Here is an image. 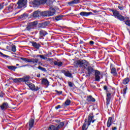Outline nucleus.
Listing matches in <instances>:
<instances>
[{"mask_svg": "<svg viewBox=\"0 0 130 130\" xmlns=\"http://www.w3.org/2000/svg\"><path fill=\"white\" fill-rule=\"evenodd\" d=\"M22 80V82H25L26 85H27L28 83H30L29 82V80L30 79V77L29 76H26L24 78H21Z\"/></svg>", "mask_w": 130, "mask_h": 130, "instance_id": "23", "label": "nucleus"}, {"mask_svg": "<svg viewBox=\"0 0 130 130\" xmlns=\"http://www.w3.org/2000/svg\"><path fill=\"white\" fill-rule=\"evenodd\" d=\"M86 70L87 71V75H88V76H91L92 73H94V72H95V71H96V70H94L91 66H89L87 68L86 67Z\"/></svg>", "mask_w": 130, "mask_h": 130, "instance_id": "10", "label": "nucleus"}, {"mask_svg": "<svg viewBox=\"0 0 130 130\" xmlns=\"http://www.w3.org/2000/svg\"><path fill=\"white\" fill-rule=\"evenodd\" d=\"M92 12L95 14H98V13H99V12L97 11V10H93Z\"/></svg>", "mask_w": 130, "mask_h": 130, "instance_id": "55", "label": "nucleus"}, {"mask_svg": "<svg viewBox=\"0 0 130 130\" xmlns=\"http://www.w3.org/2000/svg\"><path fill=\"white\" fill-rule=\"evenodd\" d=\"M127 90V85H126V87L123 89V95H125V94H126Z\"/></svg>", "mask_w": 130, "mask_h": 130, "instance_id": "43", "label": "nucleus"}, {"mask_svg": "<svg viewBox=\"0 0 130 130\" xmlns=\"http://www.w3.org/2000/svg\"><path fill=\"white\" fill-rule=\"evenodd\" d=\"M118 9H119V10H123L124 9V7H123V6H118Z\"/></svg>", "mask_w": 130, "mask_h": 130, "instance_id": "48", "label": "nucleus"}, {"mask_svg": "<svg viewBox=\"0 0 130 130\" xmlns=\"http://www.w3.org/2000/svg\"><path fill=\"white\" fill-rule=\"evenodd\" d=\"M86 126H87V123L84 122V123L83 124V125L82 126V128L87 129V128H86Z\"/></svg>", "mask_w": 130, "mask_h": 130, "instance_id": "47", "label": "nucleus"}, {"mask_svg": "<svg viewBox=\"0 0 130 130\" xmlns=\"http://www.w3.org/2000/svg\"><path fill=\"white\" fill-rule=\"evenodd\" d=\"M64 75L66 76V77H69V78H71L72 77V73H71L70 72L67 71L66 72L64 73Z\"/></svg>", "mask_w": 130, "mask_h": 130, "instance_id": "37", "label": "nucleus"}, {"mask_svg": "<svg viewBox=\"0 0 130 130\" xmlns=\"http://www.w3.org/2000/svg\"><path fill=\"white\" fill-rule=\"evenodd\" d=\"M130 79L128 77L124 78L123 81L122 83L123 85H127L128 83H129Z\"/></svg>", "mask_w": 130, "mask_h": 130, "instance_id": "27", "label": "nucleus"}, {"mask_svg": "<svg viewBox=\"0 0 130 130\" xmlns=\"http://www.w3.org/2000/svg\"><path fill=\"white\" fill-rule=\"evenodd\" d=\"M117 18L118 20L123 22H124V20H125V17L121 15H119Z\"/></svg>", "mask_w": 130, "mask_h": 130, "instance_id": "30", "label": "nucleus"}, {"mask_svg": "<svg viewBox=\"0 0 130 130\" xmlns=\"http://www.w3.org/2000/svg\"><path fill=\"white\" fill-rule=\"evenodd\" d=\"M116 129H117V127H114L112 128V130H116Z\"/></svg>", "mask_w": 130, "mask_h": 130, "instance_id": "56", "label": "nucleus"}, {"mask_svg": "<svg viewBox=\"0 0 130 130\" xmlns=\"http://www.w3.org/2000/svg\"><path fill=\"white\" fill-rule=\"evenodd\" d=\"M43 55H37V57H40V58H42Z\"/></svg>", "mask_w": 130, "mask_h": 130, "instance_id": "54", "label": "nucleus"}, {"mask_svg": "<svg viewBox=\"0 0 130 130\" xmlns=\"http://www.w3.org/2000/svg\"><path fill=\"white\" fill-rule=\"evenodd\" d=\"M28 17V14L26 13H23L19 16V19H23V18H27Z\"/></svg>", "mask_w": 130, "mask_h": 130, "instance_id": "38", "label": "nucleus"}, {"mask_svg": "<svg viewBox=\"0 0 130 130\" xmlns=\"http://www.w3.org/2000/svg\"><path fill=\"white\" fill-rule=\"evenodd\" d=\"M28 65H23L22 66H20V68H23L25 67H27Z\"/></svg>", "mask_w": 130, "mask_h": 130, "instance_id": "57", "label": "nucleus"}, {"mask_svg": "<svg viewBox=\"0 0 130 130\" xmlns=\"http://www.w3.org/2000/svg\"><path fill=\"white\" fill-rule=\"evenodd\" d=\"M39 34H40V37H41V38H43V37H45V36H46V35H47L48 33L47 32V31L42 29L40 30Z\"/></svg>", "mask_w": 130, "mask_h": 130, "instance_id": "19", "label": "nucleus"}, {"mask_svg": "<svg viewBox=\"0 0 130 130\" xmlns=\"http://www.w3.org/2000/svg\"><path fill=\"white\" fill-rule=\"evenodd\" d=\"M26 85L29 88L30 90H31V91H34V87L35 86V85H34V84L29 82Z\"/></svg>", "mask_w": 130, "mask_h": 130, "instance_id": "26", "label": "nucleus"}, {"mask_svg": "<svg viewBox=\"0 0 130 130\" xmlns=\"http://www.w3.org/2000/svg\"><path fill=\"white\" fill-rule=\"evenodd\" d=\"M55 92H56V93H57V95H61V94H62V91H58L57 90H55Z\"/></svg>", "mask_w": 130, "mask_h": 130, "instance_id": "45", "label": "nucleus"}, {"mask_svg": "<svg viewBox=\"0 0 130 130\" xmlns=\"http://www.w3.org/2000/svg\"><path fill=\"white\" fill-rule=\"evenodd\" d=\"M4 9V4H0V11Z\"/></svg>", "mask_w": 130, "mask_h": 130, "instance_id": "50", "label": "nucleus"}, {"mask_svg": "<svg viewBox=\"0 0 130 130\" xmlns=\"http://www.w3.org/2000/svg\"><path fill=\"white\" fill-rule=\"evenodd\" d=\"M17 67L16 66H8L7 68L9 70H10V71H14L15 72L16 71V69H17Z\"/></svg>", "mask_w": 130, "mask_h": 130, "instance_id": "29", "label": "nucleus"}, {"mask_svg": "<svg viewBox=\"0 0 130 130\" xmlns=\"http://www.w3.org/2000/svg\"><path fill=\"white\" fill-rule=\"evenodd\" d=\"M110 12H112L113 13V16L114 17H115V18H117L119 15V11L117 10H114L113 9H110Z\"/></svg>", "mask_w": 130, "mask_h": 130, "instance_id": "20", "label": "nucleus"}, {"mask_svg": "<svg viewBox=\"0 0 130 130\" xmlns=\"http://www.w3.org/2000/svg\"><path fill=\"white\" fill-rule=\"evenodd\" d=\"M37 24L38 22L36 21L30 22L27 24L26 29L27 31H30L31 29H34V28L36 27V25H37Z\"/></svg>", "mask_w": 130, "mask_h": 130, "instance_id": "3", "label": "nucleus"}, {"mask_svg": "<svg viewBox=\"0 0 130 130\" xmlns=\"http://www.w3.org/2000/svg\"><path fill=\"white\" fill-rule=\"evenodd\" d=\"M9 107V104L8 103H3V104L0 106L1 110H6L8 109Z\"/></svg>", "mask_w": 130, "mask_h": 130, "instance_id": "16", "label": "nucleus"}, {"mask_svg": "<svg viewBox=\"0 0 130 130\" xmlns=\"http://www.w3.org/2000/svg\"><path fill=\"white\" fill-rule=\"evenodd\" d=\"M37 77H38V78H40V74H38L37 75Z\"/></svg>", "mask_w": 130, "mask_h": 130, "instance_id": "58", "label": "nucleus"}, {"mask_svg": "<svg viewBox=\"0 0 130 130\" xmlns=\"http://www.w3.org/2000/svg\"><path fill=\"white\" fill-rule=\"evenodd\" d=\"M42 84L46 86V88H48L49 86V81L46 78H43L42 80Z\"/></svg>", "mask_w": 130, "mask_h": 130, "instance_id": "13", "label": "nucleus"}, {"mask_svg": "<svg viewBox=\"0 0 130 130\" xmlns=\"http://www.w3.org/2000/svg\"><path fill=\"white\" fill-rule=\"evenodd\" d=\"M106 130H108V128H107Z\"/></svg>", "mask_w": 130, "mask_h": 130, "instance_id": "64", "label": "nucleus"}, {"mask_svg": "<svg viewBox=\"0 0 130 130\" xmlns=\"http://www.w3.org/2000/svg\"><path fill=\"white\" fill-rule=\"evenodd\" d=\"M82 130H87V129H84L83 128H82Z\"/></svg>", "mask_w": 130, "mask_h": 130, "instance_id": "60", "label": "nucleus"}, {"mask_svg": "<svg viewBox=\"0 0 130 130\" xmlns=\"http://www.w3.org/2000/svg\"><path fill=\"white\" fill-rule=\"evenodd\" d=\"M14 83H21L22 82V78H15L13 79Z\"/></svg>", "mask_w": 130, "mask_h": 130, "instance_id": "33", "label": "nucleus"}, {"mask_svg": "<svg viewBox=\"0 0 130 130\" xmlns=\"http://www.w3.org/2000/svg\"><path fill=\"white\" fill-rule=\"evenodd\" d=\"M32 16L34 18H38L41 16V12L39 11H36L33 13Z\"/></svg>", "mask_w": 130, "mask_h": 130, "instance_id": "21", "label": "nucleus"}, {"mask_svg": "<svg viewBox=\"0 0 130 130\" xmlns=\"http://www.w3.org/2000/svg\"><path fill=\"white\" fill-rule=\"evenodd\" d=\"M41 16H42V17H48V13L47 11L41 12Z\"/></svg>", "mask_w": 130, "mask_h": 130, "instance_id": "32", "label": "nucleus"}, {"mask_svg": "<svg viewBox=\"0 0 130 130\" xmlns=\"http://www.w3.org/2000/svg\"><path fill=\"white\" fill-rule=\"evenodd\" d=\"M17 67L19 66V64H16Z\"/></svg>", "mask_w": 130, "mask_h": 130, "instance_id": "61", "label": "nucleus"}, {"mask_svg": "<svg viewBox=\"0 0 130 130\" xmlns=\"http://www.w3.org/2000/svg\"><path fill=\"white\" fill-rule=\"evenodd\" d=\"M86 101L88 103H92L93 102H95L96 101V100L95 98H93L92 95H88L86 98Z\"/></svg>", "mask_w": 130, "mask_h": 130, "instance_id": "12", "label": "nucleus"}, {"mask_svg": "<svg viewBox=\"0 0 130 130\" xmlns=\"http://www.w3.org/2000/svg\"><path fill=\"white\" fill-rule=\"evenodd\" d=\"M48 12V17H51L55 14V9L53 8H50L49 11H47Z\"/></svg>", "mask_w": 130, "mask_h": 130, "instance_id": "11", "label": "nucleus"}, {"mask_svg": "<svg viewBox=\"0 0 130 130\" xmlns=\"http://www.w3.org/2000/svg\"><path fill=\"white\" fill-rule=\"evenodd\" d=\"M89 64H90L89 62L85 59L75 60L74 62L75 68H81L83 70H86Z\"/></svg>", "mask_w": 130, "mask_h": 130, "instance_id": "1", "label": "nucleus"}, {"mask_svg": "<svg viewBox=\"0 0 130 130\" xmlns=\"http://www.w3.org/2000/svg\"><path fill=\"white\" fill-rule=\"evenodd\" d=\"M100 71L98 70L94 71L95 81L96 82H100Z\"/></svg>", "mask_w": 130, "mask_h": 130, "instance_id": "8", "label": "nucleus"}, {"mask_svg": "<svg viewBox=\"0 0 130 130\" xmlns=\"http://www.w3.org/2000/svg\"><path fill=\"white\" fill-rule=\"evenodd\" d=\"M62 18H63V15H58L55 17V20H56V21H59L62 20Z\"/></svg>", "mask_w": 130, "mask_h": 130, "instance_id": "34", "label": "nucleus"}, {"mask_svg": "<svg viewBox=\"0 0 130 130\" xmlns=\"http://www.w3.org/2000/svg\"><path fill=\"white\" fill-rule=\"evenodd\" d=\"M35 122V121L34 120V119L31 118L29 121H28V126L29 127V129L30 128H32L33 126H34V123Z\"/></svg>", "mask_w": 130, "mask_h": 130, "instance_id": "18", "label": "nucleus"}, {"mask_svg": "<svg viewBox=\"0 0 130 130\" xmlns=\"http://www.w3.org/2000/svg\"><path fill=\"white\" fill-rule=\"evenodd\" d=\"M110 100H111V93H110V92H107L106 105H109Z\"/></svg>", "mask_w": 130, "mask_h": 130, "instance_id": "15", "label": "nucleus"}, {"mask_svg": "<svg viewBox=\"0 0 130 130\" xmlns=\"http://www.w3.org/2000/svg\"><path fill=\"white\" fill-rule=\"evenodd\" d=\"M81 3V0H72L70 2H68V5L70 7H73L74 5H77Z\"/></svg>", "mask_w": 130, "mask_h": 130, "instance_id": "9", "label": "nucleus"}, {"mask_svg": "<svg viewBox=\"0 0 130 130\" xmlns=\"http://www.w3.org/2000/svg\"><path fill=\"white\" fill-rule=\"evenodd\" d=\"M68 85L69 86V87H70V88H73L74 86H75V84L72 82L70 81L68 82Z\"/></svg>", "mask_w": 130, "mask_h": 130, "instance_id": "42", "label": "nucleus"}, {"mask_svg": "<svg viewBox=\"0 0 130 130\" xmlns=\"http://www.w3.org/2000/svg\"><path fill=\"white\" fill-rule=\"evenodd\" d=\"M85 122L86 123H87V119H86L85 120Z\"/></svg>", "mask_w": 130, "mask_h": 130, "instance_id": "59", "label": "nucleus"}, {"mask_svg": "<svg viewBox=\"0 0 130 130\" xmlns=\"http://www.w3.org/2000/svg\"><path fill=\"white\" fill-rule=\"evenodd\" d=\"M118 78H120V76H118Z\"/></svg>", "mask_w": 130, "mask_h": 130, "instance_id": "63", "label": "nucleus"}, {"mask_svg": "<svg viewBox=\"0 0 130 130\" xmlns=\"http://www.w3.org/2000/svg\"><path fill=\"white\" fill-rule=\"evenodd\" d=\"M17 5H18V8L21 9L27 5V1L26 0H19Z\"/></svg>", "mask_w": 130, "mask_h": 130, "instance_id": "5", "label": "nucleus"}, {"mask_svg": "<svg viewBox=\"0 0 130 130\" xmlns=\"http://www.w3.org/2000/svg\"><path fill=\"white\" fill-rule=\"evenodd\" d=\"M43 25H44V23H42V26H43Z\"/></svg>", "mask_w": 130, "mask_h": 130, "instance_id": "62", "label": "nucleus"}, {"mask_svg": "<svg viewBox=\"0 0 130 130\" xmlns=\"http://www.w3.org/2000/svg\"><path fill=\"white\" fill-rule=\"evenodd\" d=\"M55 122H57L58 123H59L58 126H56L58 130H59V128H61V127H62V126L64 125V122H60V120H56Z\"/></svg>", "mask_w": 130, "mask_h": 130, "instance_id": "17", "label": "nucleus"}, {"mask_svg": "<svg viewBox=\"0 0 130 130\" xmlns=\"http://www.w3.org/2000/svg\"><path fill=\"white\" fill-rule=\"evenodd\" d=\"M32 45L34 47H35V48H36V49H39V48H40L41 45H40V44L39 43H37L36 42H32L31 43Z\"/></svg>", "mask_w": 130, "mask_h": 130, "instance_id": "24", "label": "nucleus"}, {"mask_svg": "<svg viewBox=\"0 0 130 130\" xmlns=\"http://www.w3.org/2000/svg\"><path fill=\"white\" fill-rule=\"evenodd\" d=\"M53 63L54 66H57V67H59V68H60V67H62L63 64V63L61 61H54Z\"/></svg>", "mask_w": 130, "mask_h": 130, "instance_id": "25", "label": "nucleus"}, {"mask_svg": "<svg viewBox=\"0 0 130 130\" xmlns=\"http://www.w3.org/2000/svg\"><path fill=\"white\" fill-rule=\"evenodd\" d=\"M104 90H105V91H106V92H108V87H107V86L105 85L104 86Z\"/></svg>", "mask_w": 130, "mask_h": 130, "instance_id": "46", "label": "nucleus"}, {"mask_svg": "<svg viewBox=\"0 0 130 130\" xmlns=\"http://www.w3.org/2000/svg\"><path fill=\"white\" fill-rule=\"evenodd\" d=\"M89 44H90V45H94V41H90L89 42Z\"/></svg>", "mask_w": 130, "mask_h": 130, "instance_id": "52", "label": "nucleus"}, {"mask_svg": "<svg viewBox=\"0 0 130 130\" xmlns=\"http://www.w3.org/2000/svg\"><path fill=\"white\" fill-rule=\"evenodd\" d=\"M2 97H4V93L0 91V98H2Z\"/></svg>", "mask_w": 130, "mask_h": 130, "instance_id": "53", "label": "nucleus"}, {"mask_svg": "<svg viewBox=\"0 0 130 130\" xmlns=\"http://www.w3.org/2000/svg\"><path fill=\"white\" fill-rule=\"evenodd\" d=\"M47 0H34L33 4L36 6H40V5H44Z\"/></svg>", "mask_w": 130, "mask_h": 130, "instance_id": "6", "label": "nucleus"}, {"mask_svg": "<svg viewBox=\"0 0 130 130\" xmlns=\"http://www.w3.org/2000/svg\"><path fill=\"white\" fill-rule=\"evenodd\" d=\"M20 59H21V60L25 61V62H31L32 64H34L35 66H36L38 61H39V59L38 58L28 59L25 57H20Z\"/></svg>", "mask_w": 130, "mask_h": 130, "instance_id": "2", "label": "nucleus"}, {"mask_svg": "<svg viewBox=\"0 0 130 130\" xmlns=\"http://www.w3.org/2000/svg\"><path fill=\"white\" fill-rule=\"evenodd\" d=\"M13 8L14 7H13V4H11L8 7H7V9H8V10L9 11H12V10H13Z\"/></svg>", "mask_w": 130, "mask_h": 130, "instance_id": "39", "label": "nucleus"}, {"mask_svg": "<svg viewBox=\"0 0 130 130\" xmlns=\"http://www.w3.org/2000/svg\"><path fill=\"white\" fill-rule=\"evenodd\" d=\"M80 16L82 17H89V16H91V15H93V13L89 12H81L80 13Z\"/></svg>", "mask_w": 130, "mask_h": 130, "instance_id": "14", "label": "nucleus"}, {"mask_svg": "<svg viewBox=\"0 0 130 130\" xmlns=\"http://www.w3.org/2000/svg\"><path fill=\"white\" fill-rule=\"evenodd\" d=\"M1 55H3L4 57H8V55L4 54V53H2V52H0Z\"/></svg>", "mask_w": 130, "mask_h": 130, "instance_id": "49", "label": "nucleus"}, {"mask_svg": "<svg viewBox=\"0 0 130 130\" xmlns=\"http://www.w3.org/2000/svg\"><path fill=\"white\" fill-rule=\"evenodd\" d=\"M40 86H34V90L35 92H37L39 90H40Z\"/></svg>", "mask_w": 130, "mask_h": 130, "instance_id": "41", "label": "nucleus"}, {"mask_svg": "<svg viewBox=\"0 0 130 130\" xmlns=\"http://www.w3.org/2000/svg\"><path fill=\"white\" fill-rule=\"evenodd\" d=\"M61 107L60 106V105H58L57 106L55 107V109L57 110V109H59V108H60Z\"/></svg>", "mask_w": 130, "mask_h": 130, "instance_id": "51", "label": "nucleus"}, {"mask_svg": "<svg viewBox=\"0 0 130 130\" xmlns=\"http://www.w3.org/2000/svg\"><path fill=\"white\" fill-rule=\"evenodd\" d=\"M94 119V115L93 114V113H91L88 116V119L87 121L88 126L91 125V122H92V123H94V122L96 121V119Z\"/></svg>", "mask_w": 130, "mask_h": 130, "instance_id": "4", "label": "nucleus"}, {"mask_svg": "<svg viewBox=\"0 0 130 130\" xmlns=\"http://www.w3.org/2000/svg\"><path fill=\"white\" fill-rule=\"evenodd\" d=\"M37 69H38V70H40V71H41L42 72H44V73H46V72H47V70H46V69L45 68H43L40 66H39Z\"/></svg>", "mask_w": 130, "mask_h": 130, "instance_id": "31", "label": "nucleus"}, {"mask_svg": "<svg viewBox=\"0 0 130 130\" xmlns=\"http://www.w3.org/2000/svg\"><path fill=\"white\" fill-rule=\"evenodd\" d=\"M125 20H126V21L124 20V22L125 25H126L127 26H128V27H130V20H129V18H128V17H125Z\"/></svg>", "mask_w": 130, "mask_h": 130, "instance_id": "28", "label": "nucleus"}, {"mask_svg": "<svg viewBox=\"0 0 130 130\" xmlns=\"http://www.w3.org/2000/svg\"><path fill=\"white\" fill-rule=\"evenodd\" d=\"M112 119H113V118H112V117H110L109 118L107 123V127H110V126H111V124H112Z\"/></svg>", "mask_w": 130, "mask_h": 130, "instance_id": "22", "label": "nucleus"}, {"mask_svg": "<svg viewBox=\"0 0 130 130\" xmlns=\"http://www.w3.org/2000/svg\"><path fill=\"white\" fill-rule=\"evenodd\" d=\"M48 129L49 130H58L57 127L53 125L50 126L48 128Z\"/></svg>", "mask_w": 130, "mask_h": 130, "instance_id": "36", "label": "nucleus"}, {"mask_svg": "<svg viewBox=\"0 0 130 130\" xmlns=\"http://www.w3.org/2000/svg\"><path fill=\"white\" fill-rule=\"evenodd\" d=\"M11 50H12V51H13V52H16V46H15V45L12 46Z\"/></svg>", "mask_w": 130, "mask_h": 130, "instance_id": "44", "label": "nucleus"}, {"mask_svg": "<svg viewBox=\"0 0 130 130\" xmlns=\"http://www.w3.org/2000/svg\"><path fill=\"white\" fill-rule=\"evenodd\" d=\"M70 104H71V100H66L64 103V105H66V106H69Z\"/></svg>", "mask_w": 130, "mask_h": 130, "instance_id": "40", "label": "nucleus"}, {"mask_svg": "<svg viewBox=\"0 0 130 130\" xmlns=\"http://www.w3.org/2000/svg\"><path fill=\"white\" fill-rule=\"evenodd\" d=\"M111 74L113 75V77H118L117 72H116V69L114 67H112V64L110 65Z\"/></svg>", "mask_w": 130, "mask_h": 130, "instance_id": "7", "label": "nucleus"}, {"mask_svg": "<svg viewBox=\"0 0 130 130\" xmlns=\"http://www.w3.org/2000/svg\"><path fill=\"white\" fill-rule=\"evenodd\" d=\"M47 54L43 55V57L42 58V59H44L45 60H47V61H50V60H51V58H47L45 56H47Z\"/></svg>", "mask_w": 130, "mask_h": 130, "instance_id": "35", "label": "nucleus"}]
</instances>
